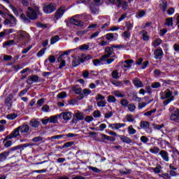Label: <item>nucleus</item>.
<instances>
[{"mask_svg": "<svg viewBox=\"0 0 179 179\" xmlns=\"http://www.w3.org/2000/svg\"><path fill=\"white\" fill-rule=\"evenodd\" d=\"M159 96H160L161 100H164L163 101L164 106H169V104H170L171 101H174L173 91L170 90V89H167L164 92H162Z\"/></svg>", "mask_w": 179, "mask_h": 179, "instance_id": "f257e3e1", "label": "nucleus"}, {"mask_svg": "<svg viewBox=\"0 0 179 179\" xmlns=\"http://www.w3.org/2000/svg\"><path fill=\"white\" fill-rule=\"evenodd\" d=\"M113 51H114V49H113V48H110V47L106 48L105 54L101 57V61H103V62H106V64H108V65H110V64H112L113 62H114L115 59V57L114 58V57L115 56L114 55L111 56L113 55Z\"/></svg>", "mask_w": 179, "mask_h": 179, "instance_id": "f03ea898", "label": "nucleus"}, {"mask_svg": "<svg viewBox=\"0 0 179 179\" xmlns=\"http://www.w3.org/2000/svg\"><path fill=\"white\" fill-rule=\"evenodd\" d=\"M39 13H40V8L38 7L37 6H35L34 8L29 7L27 11V16L31 20H36Z\"/></svg>", "mask_w": 179, "mask_h": 179, "instance_id": "7ed1b4c3", "label": "nucleus"}, {"mask_svg": "<svg viewBox=\"0 0 179 179\" xmlns=\"http://www.w3.org/2000/svg\"><path fill=\"white\" fill-rule=\"evenodd\" d=\"M8 18H6L3 23L5 26H8V27H15L17 24V20L12 14H8Z\"/></svg>", "mask_w": 179, "mask_h": 179, "instance_id": "20e7f679", "label": "nucleus"}, {"mask_svg": "<svg viewBox=\"0 0 179 179\" xmlns=\"http://www.w3.org/2000/svg\"><path fill=\"white\" fill-rule=\"evenodd\" d=\"M44 13L50 14L57 10V4L50 3L49 5H44L43 8Z\"/></svg>", "mask_w": 179, "mask_h": 179, "instance_id": "39448f33", "label": "nucleus"}, {"mask_svg": "<svg viewBox=\"0 0 179 179\" xmlns=\"http://www.w3.org/2000/svg\"><path fill=\"white\" fill-rule=\"evenodd\" d=\"M78 16L79 15H74L70 20V23H72V24H75V26H78V27H82L84 23H83V21H82Z\"/></svg>", "mask_w": 179, "mask_h": 179, "instance_id": "423d86ee", "label": "nucleus"}, {"mask_svg": "<svg viewBox=\"0 0 179 179\" xmlns=\"http://www.w3.org/2000/svg\"><path fill=\"white\" fill-rule=\"evenodd\" d=\"M85 120V114L83 113L77 111L74 114V119H73L72 122L74 124L78 123V121H82Z\"/></svg>", "mask_w": 179, "mask_h": 179, "instance_id": "0eeeda50", "label": "nucleus"}, {"mask_svg": "<svg viewBox=\"0 0 179 179\" xmlns=\"http://www.w3.org/2000/svg\"><path fill=\"white\" fill-rule=\"evenodd\" d=\"M65 12H66V9H65L64 7H60L55 14V19L59 20V19H61L62 16H64Z\"/></svg>", "mask_w": 179, "mask_h": 179, "instance_id": "6e6552de", "label": "nucleus"}, {"mask_svg": "<svg viewBox=\"0 0 179 179\" xmlns=\"http://www.w3.org/2000/svg\"><path fill=\"white\" fill-rule=\"evenodd\" d=\"M17 38H19L20 41L23 40H29V34L27 32L24 31H18L17 32Z\"/></svg>", "mask_w": 179, "mask_h": 179, "instance_id": "1a4fd4ad", "label": "nucleus"}, {"mask_svg": "<svg viewBox=\"0 0 179 179\" xmlns=\"http://www.w3.org/2000/svg\"><path fill=\"white\" fill-rule=\"evenodd\" d=\"M36 82H38V76L36 75L29 76L27 80V83L28 85H33V83H36Z\"/></svg>", "mask_w": 179, "mask_h": 179, "instance_id": "9d476101", "label": "nucleus"}, {"mask_svg": "<svg viewBox=\"0 0 179 179\" xmlns=\"http://www.w3.org/2000/svg\"><path fill=\"white\" fill-rule=\"evenodd\" d=\"M125 125L124 123H113L109 124L108 128H110V129H120V128H124Z\"/></svg>", "mask_w": 179, "mask_h": 179, "instance_id": "9b49d317", "label": "nucleus"}, {"mask_svg": "<svg viewBox=\"0 0 179 179\" xmlns=\"http://www.w3.org/2000/svg\"><path fill=\"white\" fill-rule=\"evenodd\" d=\"M59 117H62L64 121H69L72 118V113L71 112H64L62 113Z\"/></svg>", "mask_w": 179, "mask_h": 179, "instance_id": "f8f14e48", "label": "nucleus"}, {"mask_svg": "<svg viewBox=\"0 0 179 179\" xmlns=\"http://www.w3.org/2000/svg\"><path fill=\"white\" fill-rule=\"evenodd\" d=\"M18 129H20L21 134H27V132L30 131V127L29 124H24L22 126L18 127Z\"/></svg>", "mask_w": 179, "mask_h": 179, "instance_id": "ddd939ff", "label": "nucleus"}, {"mask_svg": "<svg viewBox=\"0 0 179 179\" xmlns=\"http://www.w3.org/2000/svg\"><path fill=\"white\" fill-rule=\"evenodd\" d=\"M119 138L123 143H127V145L132 143V139L125 135H120Z\"/></svg>", "mask_w": 179, "mask_h": 179, "instance_id": "4468645a", "label": "nucleus"}, {"mask_svg": "<svg viewBox=\"0 0 179 179\" xmlns=\"http://www.w3.org/2000/svg\"><path fill=\"white\" fill-rule=\"evenodd\" d=\"M91 93H92V90H90V89L85 88V89L83 90L82 93L78 97V100H82V99H83V97L89 96V94H90Z\"/></svg>", "mask_w": 179, "mask_h": 179, "instance_id": "2eb2a0df", "label": "nucleus"}, {"mask_svg": "<svg viewBox=\"0 0 179 179\" xmlns=\"http://www.w3.org/2000/svg\"><path fill=\"white\" fill-rule=\"evenodd\" d=\"M19 131H20V129L17 127L10 135L7 136L6 139H12L16 138V136H19Z\"/></svg>", "mask_w": 179, "mask_h": 179, "instance_id": "dca6fc26", "label": "nucleus"}, {"mask_svg": "<svg viewBox=\"0 0 179 179\" xmlns=\"http://www.w3.org/2000/svg\"><path fill=\"white\" fill-rule=\"evenodd\" d=\"M159 155L164 162H169L170 158L169 157V153L164 150H161Z\"/></svg>", "mask_w": 179, "mask_h": 179, "instance_id": "f3484780", "label": "nucleus"}, {"mask_svg": "<svg viewBox=\"0 0 179 179\" xmlns=\"http://www.w3.org/2000/svg\"><path fill=\"white\" fill-rule=\"evenodd\" d=\"M119 4H117V8H123V9H127L128 8V2L125 1L124 0H117Z\"/></svg>", "mask_w": 179, "mask_h": 179, "instance_id": "a211bd4d", "label": "nucleus"}, {"mask_svg": "<svg viewBox=\"0 0 179 179\" xmlns=\"http://www.w3.org/2000/svg\"><path fill=\"white\" fill-rule=\"evenodd\" d=\"M133 83L134 86H136V87H143V83H142V81H141V80H139L138 78H134L133 80Z\"/></svg>", "mask_w": 179, "mask_h": 179, "instance_id": "6ab92c4d", "label": "nucleus"}, {"mask_svg": "<svg viewBox=\"0 0 179 179\" xmlns=\"http://www.w3.org/2000/svg\"><path fill=\"white\" fill-rule=\"evenodd\" d=\"M10 8L13 12L14 15H15V16H19V15H20V13H22V9L16 8L13 5L10 6Z\"/></svg>", "mask_w": 179, "mask_h": 179, "instance_id": "aec40b11", "label": "nucleus"}, {"mask_svg": "<svg viewBox=\"0 0 179 179\" xmlns=\"http://www.w3.org/2000/svg\"><path fill=\"white\" fill-rule=\"evenodd\" d=\"M78 17L80 19V20H83L84 22H87V20H90L91 16L90 15H87L86 13L78 15Z\"/></svg>", "mask_w": 179, "mask_h": 179, "instance_id": "412c9836", "label": "nucleus"}, {"mask_svg": "<svg viewBox=\"0 0 179 179\" xmlns=\"http://www.w3.org/2000/svg\"><path fill=\"white\" fill-rule=\"evenodd\" d=\"M8 157H9V152H4L0 154V163H2V162H5Z\"/></svg>", "mask_w": 179, "mask_h": 179, "instance_id": "4be33fe9", "label": "nucleus"}, {"mask_svg": "<svg viewBox=\"0 0 179 179\" xmlns=\"http://www.w3.org/2000/svg\"><path fill=\"white\" fill-rule=\"evenodd\" d=\"M16 43H15L14 40H10L8 41H6L3 43V47L5 48V47H12V45H15Z\"/></svg>", "mask_w": 179, "mask_h": 179, "instance_id": "5701e85b", "label": "nucleus"}, {"mask_svg": "<svg viewBox=\"0 0 179 179\" xmlns=\"http://www.w3.org/2000/svg\"><path fill=\"white\" fill-rule=\"evenodd\" d=\"M29 125L32 127V128H38L40 127V122L36 120H31L29 122Z\"/></svg>", "mask_w": 179, "mask_h": 179, "instance_id": "b1692460", "label": "nucleus"}, {"mask_svg": "<svg viewBox=\"0 0 179 179\" xmlns=\"http://www.w3.org/2000/svg\"><path fill=\"white\" fill-rule=\"evenodd\" d=\"M173 17H168L165 20V26L168 27H173Z\"/></svg>", "mask_w": 179, "mask_h": 179, "instance_id": "393cba45", "label": "nucleus"}, {"mask_svg": "<svg viewBox=\"0 0 179 179\" xmlns=\"http://www.w3.org/2000/svg\"><path fill=\"white\" fill-rule=\"evenodd\" d=\"M154 54L155 59H159L160 57L163 55V50H162L161 49H157V50H155Z\"/></svg>", "mask_w": 179, "mask_h": 179, "instance_id": "a878e982", "label": "nucleus"}, {"mask_svg": "<svg viewBox=\"0 0 179 179\" xmlns=\"http://www.w3.org/2000/svg\"><path fill=\"white\" fill-rule=\"evenodd\" d=\"M150 125V124L149 123V122H145V121H142L140 124L141 128H143V129H148Z\"/></svg>", "mask_w": 179, "mask_h": 179, "instance_id": "bb28decb", "label": "nucleus"}, {"mask_svg": "<svg viewBox=\"0 0 179 179\" xmlns=\"http://www.w3.org/2000/svg\"><path fill=\"white\" fill-rule=\"evenodd\" d=\"M20 20L24 22V23H26L27 24L30 23V19L27 18L24 14H21L20 15Z\"/></svg>", "mask_w": 179, "mask_h": 179, "instance_id": "cd10ccee", "label": "nucleus"}, {"mask_svg": "<svg viewBox=\"0 0 179 179\" xmlns=\"http://www.w3.org/2000/svg\"><path fill=\"white\" fill-rule=\"evenodd\" d=\"M127 108L131 113H134L135 110H136V106L134 103H129L127 105Z\"/></svg>", "mask_w": 179, "mask_h": 179, "instance_id": "c85d7f7f", "label": "nucleus"}, {"mask_svg": "<svg viewBox=\"0 0 179 179\" xmlns=\"http://www.w3.org/2000/svg\"><path fill=\"white\" fill-rule=\"evenodd\" d=\"M127 131H128L129 135H135V134H136V129H134L132 126H129L127 127Z\"/></svg>", "mask_w": 179, "mask_h": 179, "instance_id": "c756f323", "label": "nucleus"}, {"mask_svg": "<svg viewBox=\"0 0 179 179\" xmlns=\"http://www.w3.org/2000/svg\"><path fill=\"white\" fill-rule=\"evenodd\" d=\"M113 94L116 96V97H125V94H124V93H122V92L118 91V90L114 91L113 92Z\"/></svg>", "mask_w": 179, "mask_h": 179, "instance_id": "7c9ffc66", "label": "nucleus"}, {"mask_svg": "<svg viewBox=\"0 0 179 179\" xmlns=\"http://www.w3.org/2000/svg\"><path fill=\"white\" fill-rule=\"evenodd\" d=\"M4 104L7 106L8 110L10 109V107H12V102L10 98L6 99Z\"/></svg>", "mask_w": 179, "mask_h": 179, "instance_id": "2f4dec72", "label": "nucleus"}, {"mask_svg": "<svg viewBox=\"0 0 179 179\" xmlns=\"http://www.w3.org/2000/svg\"><path fill=\"white\" fill-rule=\"evenodd\" d=\"M98 107H106L107 106V101L106 100L98 101L96 103Z\"/></svg>", "mask_w": 179, "mask_h": 179, "instance_id": "473e14b6", "label": "nucleus"}, {"mask_svg": "<svg viewBox=\"0 0 179 179\" xmlns=\"http://www.w3.org/2000/svg\"><path fill=\"white\" fill-rule=\"evenodd\" d=\"M57 41H59V36L56 35L51 38L50 44H55Z\"/></svg>", "mask_w": 179, "mask_h": 179, "instance_id": "72a5a7b5", "label": "nucleus"}, {"mask_svg": "<svg viewBox=\"0 0 179 179\" xmlns=\"http://www.w3.org/2000/svg\"><path fill=\"white\" fill-rule=\"evenodd\" d=\"M150 153H153V155H157L159 152H160V148L159 147H154L150 149Z\"/></svg>", "mask_w": 179, "mask_h": 179, "instance_id": "f704fd0d", "label": "nucleus"}, {"mask_svg": "<svg viewBox=\"0 0 179 179\" xmlns=\"http://www.w3.org/2000/svg\"><path fill=\"white\" fill-rule=\"evenodd\" d=\"M120 104L122 107H127L129 104V101L128 99H123L120 100Z\"/></svg>", "mask_w": 179, "mask_h": 179, "instance_id": "c9c22d12", "label": "nucleus"}, {"mask_svg": "<svg viewBox=\"0 0 179 179\" xmlns=\"http://www.w3.org/2000/svg\"><path fill=\"white\" fill-rule=\"evenodd\" d=\"M80 59L79 58H74L72 62V66L74 67L78 66V65H80Z\"/></svg>", "mask_w": 179, "mask_h": 179, "instance_id": "e433bc0d", "label": "nucleus"}, {"mask_svg": "<svg viewBox=\"0 0 179 179\" xmlns=\"http://www.w3.org/2000/svg\"><path fill=\"white\" fill-rule=\"evenodd\" d=\"M107 128V124H101L99 127H96L95 131H103V130Z\"/></svg>", "mask_w": 179, "mask_h": 179, "instance_id": "4c0bfd02", "label": "nucleus"}, {"mask_svg": "<svg viewBox=\"0 0 179 179\" xmlns=\"http://www.w3.org/2000/svg\"><path fill=\"white\" fill-rule=\"evenodd\" d=\"M122 37H124V38H126V40L131 38V31H125L122 34Z\"/></svg>", "mask_w": 179, "mask_h": 179, "instance_id": "58836bf2", "label": "nucleus"}, {"mask_svg": "<svg viewBox=\"0 0 179 179\" xmlns=\"http://www.w3.org/2000/svg\"><path fill=\"white\" fill-rule=\"evenodd\" d=\"M151 170L155 173V174H159L162 171V166H156L155 168H152Z\"/></svg>", "mask_w": 179, "mask_h": 179, "instance_id": "ea45409f", "label": "nucleus"}, {"mask_svg": "<svg viewBox=\"0 0 179 179\" xmlns=\"http://www.w3.org/2000/svg\"><path fill=\"white\" fill-rule=\"evenodd\" d=\"M7 120H15V118H17V114L16 113H11L8 114L6 116Z\"/></svg>", "mask_w": 179, "mask_h": 179, "instance_id": "a19ab883", "label": "nucleus"}, {"mask_svg": "<svg viewBox=\"0 0 179 179\" xmlns=\"http://www.w3.org/2000/svg\"><path fill=\"white\" fill-rule=\"evenodd\" d=\"M114 34L109 33L106 35V38L108 41H113L114 40Z\"/></svg>", "mask_w": 179, "mask_h": 179, "instance_id": "79ce46f5", "label": "nucleus"}, {"mask_svg": "<svg viewBox=\"0 0 179 179\" xmlns=\"http://www.w3.org/2000/svg\"><path fill=\"white\" fill-rule=\"evenodd\" d=\"M112 78H113V79H120V73H118V71L115 70L112 72Z\"/></svg>", "mask_w": 179, "mask_h": 179, "instance_id": "37998d69", "label": "nucleus"}, {"mask_svg": "<svg viewBox=\"0 0 179 179\" xmlns=\"http://www.w3.org/2000/svg\"><path fill=\"white\" fill-rule=\"evenodd\" d=\"M49 122L52 124H55L57 121H58V117L57 116H50V118H48Z\"/></svg>", "mask_w": 179, "mask_h": 179, "instance_id": "c03bdc74", "label": "nucleus"}, {"mask_svg": "<svg viewBox=\"0 0 179 179\" xmlns=\"http://www.w3.org/2000/svg\"><path fill=\"white\" fill-rule=\"evenodd\" d=\"M80 51H87L89 48H90V46L89 45L83 44L80 46Z\"/></svg>", "mask_w": 179, "mask_h": 179, "instance_id": "a18cd8bd", "label": "nucleus"}, {"mask_svg": "<svg viewBox=\"0 0 179 179\" xmlns=\"http://www.w3.org/2000/svg\"><path fill=\"white\" fill-rule=\"evenodd\" d=\"M108 103H115L117 101V99L114 96L109 95L108 96Z\"/></svg>", "mask_w": 179, "mask_h": 179, "instance_id": "49530a36", "label": "nucleus"}, {"mask_svg": "<svg viewBox=\"0 0 179 179\" xmlns=\"http://www.w3.org/2000/svg\"><path fill=\"white\" fill-rule=\"evenodd\" d=\"M142 34H143V39L144 40V41H148V40H149V36H148V31L143 30L142 31Z\"/></svg>", "mask_w": 179, "mask_h": 179, "instance_id": "de8ad7c7", "label": "nucleus"}, {"mask_svg": "<svg viewBox=\"0 0 179 179\" xmlns=\"http://www.w3.org/2000/svg\"><path fill=\"white\" fill-rule=\"evenodd\" d=\"M106 99V96L100 94H98L95 98V100L96 101H103V100H105Z\"/></svg>", "mask_w": 179, "mask_h": 179, "instance_id": "09e8293b", "label": "nucleus"}, {"mask_svg": "<svg viewBox=\"0 0 179 179\" xmlns=\"http://www.w3.org/2000/svg\"><path fill=\"white\" fill-rule=\"evenodd\" d=\"M90 10L94 15H99V8L96 7H90Z\"/></svg>", "mask_w": 179, "mask_h": 179, "instance_id": "8fccbe9b", "label": "nucleus"}, {"mask_svg": "<svg viewBox=\"0 0 179 179\" xmlns=\"http://www.w3.org/2000/svg\"><path fill=\"white\" fill-rule=\"evenodd\" d=\"M126 27L127 31H130V30H132V29H134V24H131V22H127Z\"/></svg>", "mask_w": 179, "mask_h": 179, "instance_id": "3c124183", "label": "nucleus"}, {"mask_svg": "<svg viewBox=\"0 0 179 179\" xmlns=\"http://www.w3.org/2000/svg\"><path fill=\"white\" fill-rule=\"evenodd\" d=\"M92 62H93V64L94 65V66H100V65H101V60L98 59H94L92 61Z\"/></svg>", "mask_w": 179, "mask_h": 179, "instance_id": "603ef678", "label": "nucleus"}, {"mask_svg": "<svg viewBox=\"0 0 179 179\" xmlns=\"http://www.w3.org/2000/svg\"><path fill=\"white\" fill-rule=\"evenodd\" d=\"M57 97L59 99H65L66 97V92H59L58 94H57Z\"/></svg>", "mask_w": 179, "mask_h": 179, "instance_id": "864d4df0", "label": "nucleus"}, {"mask_svg": "<svg viewBox=\"0 0 179 179\" xmlns=\"http://www.w3.org/2000/svg\"><path fill=\"white\" fill-rule=\"evenodd\" d=\"M73 92H75L76 94H80L82 93V88L78 87H73L72 88Z\"/></svg>", "mask_w": 179, "mask_h": 179, "instance_id": "5fc2aeb1", "label": "nucleus"}, {"mask_svg": "<svg viewBox=\"0 0 179 179\" xmlns=\"http://www.w3.org/2000/svg\"><path fill=\"white\" fill-rule=\"evenodd\" d=\"M45 50H47V49L45 48V49L41 50L37 53V55H36L37 57H38V58L43 57V56L44 55V54H45Z\"/></svg>", "mask_w": 179, "mask_h": 179, "instance_id": "6e6d98bb", "label": "nucleus"}, {"mask_svg": "<svg viewBox=\"0 0 179 179\" xmlns=\"http://www.w3.org/2000/svg\"><path fill=\"white\" fill-rule=\"evenodd\" d=\"M161 44H162V39L160 38L155 40L153 43L154 47H159V45H160Z\"/></svg>", "mask_w": 179, "mask_h": 179, "instance_id": "4d7b16f0", "label": "nucleus"}, {"mask_svg": "<svg viewBox=\"0 0 179 179\" xmlns=\"http://www.w3.org/2000/svg\"><path fill=\"white\" fill-rule=\"evenodd\" d=\"M146 15V13L143 10H141L138 12V15H136L137 19H141V17H143Z\"/></svg>", "mask_w": 179, "mask_h": 179, "instance_id": "13d9d810", "label": "nucleus"}, {"mask_svg": "<svg viewBox=\"0 0 179 179\" xmlns=\"http://www.w3.org/2000/svg\"><path fill=\"white\" fill-rule=\"evenodd\" d=\"M126 120H127V122H134L135 119H134V117H132L131 115H127Z\"/></svg>", "mask_w": 179, "mask_h": 179, "instance_id": "bf43d9fd", "label": "nucleus"}, {"mask_svg": "<svg viewBox=\"0 0 179 179\" xmlns=\"http://www.w3.org/2000/svg\"><path fill=\"white\" fill-rule=\"evenodd\" d=\"M89 170H92V171H94V173H101V171L96 167L94 166H89Z\"/></svg>", "mask_w": 179, "mask_h": 179, "instance_id": "052dcab7", "label": "nucleus"}, {"mask_svg": "<svg viewBox=\"0 0 179 179\" xmlns=\"http://www.w3.org/2000/svg\"><path fill=\"white\" fill-rule=\"evenodd\" d=\"M152 127H153L154 129L160 130V129H162V128H163V127H164V124H152Z\"/></svg>", "mask_w": 179, "mask_h": 179, "instance_id": "680f3d73", "label": "nucleus"}, {"mask_svg": "<svg viewBox=\"0 0 179 179\" xmlns=\"http://www.w3.org/2000/svg\"><path fill=\"white\" fill-rule=\"evenodd\" d=\"M161 86H162V84H160V83L159 82H156L151 85L152 89H159V87H160Z\"/></svg>", "mask_w": 179, "mask_h": 179, "instance_id": "e2e57ef3", "label": "nucleus"}, {"mask_svg": "<svg viewBox=\"0 0 179 179\" xmlns=\"http://www.w3.org/2000/svg\"><path fill=\"white\" fill-rule=\"evenodd\" d=\"M161 9L163 12H166L167 10V3L163 2L161 6Z\"/></svg>", "mask_w": 179, "mask_h": 179, "instance_id": "0e129e2a", "label": "nucleus"}, {"mask_svg": "<svg viewBox=\"0 0 179 179\" xmlns=\"http://www.w3.org/2000/svg\"><path fill=\"white\" fill-rule=\"evenodd\" d=\"M42 111H43V113H50V106L48 105L43 106L42 107Z\"/></svg>", "mask_w": 179, "mask_h": 179, "instance_id": "69168bd1", "label": "nucleus"}, {"mask_svg": "<svg viewBox=\"0 0 179 179\" xmlns=\"http://www.w3.org/2000/svg\"><path fill=\"white\" fill-rule=\"evenodd\" d=\"M174 12H176V9H174V8H170L167 10V13L169 16H171L172 15H174Z\"/></svg>", "mask_w": 179, "mask_h": 179, "instance_id": "338daca9", "label": "nucleus"}, {"mask_svg": "<svg viewBox=\"0 0 179 179\" xmlns=\"http://www.w3.org/2000/svg\"><path fill=\"white\" fill-rule=\"evenodd\" d=\"M140 139L143 143H148V142H149V138L145 136H141Z\"/></svg>", "mask_w": 179, "mask_h": 179, "instance_id": "774afa93", "label": "nucleus"}]
</instances>
